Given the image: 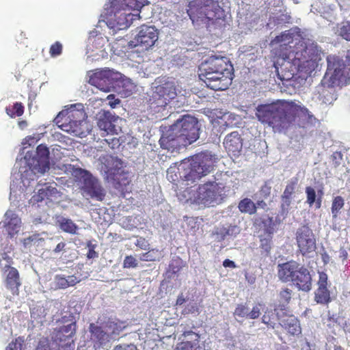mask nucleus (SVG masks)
<instances>
[{
	"instance_id": "7c9ffc66",
	"label": "nucleus",
	"mask_w": 350,
	"mask_h": 350,
	"mask_svg": "<svg viewBox=\"0 0 350 350\" xmlns=\"http://www.w3.org/2000/svg\"><path fill=\"white\" fill-rule=\"evenodd\" d=\"M23 246V250H30L33 247H38L42 245L44 239L40 237L39 234H33L27 238L20 239Z\"/></svg>"
},
{
	"instance_id": "bb28decb",
	"label": "nucleus",
	"mask_w": 350,
	"mask_h": 350,
	"mask_svg": "<svg viewBox=\"0 0 350 350\" xmlns=\"http://www.w3.org/2000/svg\"><path fill=\"white\" fill-rule=\"evenodd\" d=\"M76 325L75 323H70L66 326H63L58 331L55 332L56 341L59 340L62 342V335L66 334V339L68 342L66 344L62 345L63 347H71L73 345L72 336L75 333Z\"/></svg>"
},
{
	"instance_id": "c03bdc74",
	"label": "nucleus",
	"mask_w": 350,
	"mask_h": 350,
	"mask_svg": "<svg viewBox=\"0 0 350 350\" xmlns=\"http://www.w3.org/2000/svg\"><path fill=\"white\" fill-rule=\"evenodd\" d=\"M265 306L262 304H258L253 306L251 310H248L247 318L250 319H256L264 312Z\"/></svg>"
},
{
	"instance_id": "3c124183",
	"label": "nucleus",
	"mask_w": 350,
	"mask_h": 350,
	"mask_svg": "<svg viewBox=\"0 0 350 350\" xmlns=\"http://www.w3.org/2000/svg\"><path fill=\"white\" fill-rule=\"evenodd\" d=\"M124 268H134L137 266V260L132 256H127L125 257L123 262Z\"/></svg>"
},
{
	"instance_id": "1a4fd4ad",
	"label": "nucleus",
	"mask_w": 350,
	"mask_h": 350,
	"mask_svg": "<svg viewBox=\"0 0 350 350\" xmlns=\"http://www.w3.org/2000/svg\"><path fill=\"white\" fill-rule=\"evenodd\" d=\"M85 116L83 105L77 103L61 111L54 121L62 131L73 136L83 137L90 131Z\"/></svg>"
},
{
	"instance_id": "e433bc0d",
	"label": "nucleus",
	"mask_w": 350,
	"mask_h": 350,
	"mask_svg": "<svg viewBox=\"0 0 350 350\" xmlns=\"http://www.w3.org/2000/svg\"><path fill=\"white\" fill-rule=\"evenodd\" d=\"M306 193L307 196L306 202L309 206H312L314 204L316 208H319L321 206V199L316 200L317 195L315 190L311 187H307L306 189Z\"/></svg>"
},
{
	"instance_id": "423d86ee",
	"label": "nucleus",
	"mask_w": 350,
	"mask_h": 350,
	"mask_svg": "<svg viewBox=\"0 0 350 350\" xmlns=\"http://www.w3.org/2000/svg\"><path fill=\"white\" fill-rule=\"evenodd\" d=\"M198 137L199 128L197 119L185 115L181 119H178L163 134L159 142L162 148L174 152L180 147H185L196 142Z\"/></svg>"
},
{
	"instance_id": "8fccbe9b",
	"label": "nucleus",
	"mask_w": 350,
	"mask_h": 350,
	"mask_svg": "<svg viewBox=\"0 0 350 350\" xmlns=\"http://www.w3.org/2000/svg\"><path fill=\"white\" fill-rule=\"evenodd\" d=\"M62 51V45L59 42H56L55 44H52L50 48V54L51 57H57L59 56Z\"/></svg>"
},
{
	"instance_id": "6e6d98bb",
	"label": "nucleus",
	"mask_w": 350,
	"mask_h": 350,
	"mask_svg": "<svg viewBox=\"0 0 350 350\" xmlns=\"http://www.w3.org/2000/svg\"><path fill=\"white\" fill-rule=\"evenodd\" d=\"M113 350H137V347L133 344H124L120 345H117Z\"/></svg>"
},
{
	"instance_id": "338daca9",
	"label": "nucleus",
	"mask_w": 350,
	"mask_h": 350,
	"mask_svg": "<svg viewBox=\"0 0 350 350\" xmlns=\"http://www.w3.org/2000/svg\"><path fill=\"white\" fill-rule=\"evenodd\" d=\"M18 126L21 129H24L27 126V122L25 120H21L18 123Z\"/></svg>"
},
{
	"instance_id": "774afa93",
	"label": "nucleus",
	"mask_w": 350,
	"mask_h": 350,
	"mask_svg": "<svg viewBox=\"0 0 350 350\" xmlns=\"http://www.w3.org/2000/svg\"><path fill=\"white\" fill-rule=\"evenodd\" d=\"M185 299L183 296L181 295L178 296L176 300V305H182L185 302Z\"/></svg>"
},
{
	"instance_id": "c9c22d12",
	"label": "nucleus",
	"mask_w": 350,
	"mask_h": 350,
	"mask_svg": "<svg viewBox=\"0 0 350 350\" xmlns=\"http://www.w3.org/2000/svg\"><path fill=\"white\" fill-rule=\"evenodd\" d=\"M12 321L8 316H4L1 318L0 323V334L7 337L12 334Z\"/></svg>"
},
{
	"instance_id": "f704fd0d",
	"label": "nucleus",
	"mask_w": 350,
	"mask_h": 350,
	"mask_svg": "<svg viewBox=\"0 0 350 350\" xmlns=\"http://www.w3.org/2000/svg\"><path fill=\"white\" fill-rule=\"evenodd\" d=\"M60 228L67 233L75 234L77 233V226L70 219L62 218L59 221Z\"/></svg>"
},
{
	"instance_id": "9b49d317",
	"label": "nucleus",
	"mask_w": 350,
	"mask_h": 350,
	"mask_svg": "<svg viewBox=\"0 0 350 350\" xmlns=\"http://www.w3.org/2000/svg\"><path fill=\"white\" fill-rule=\"evenodd\" d=\"M72 174L80 183L83 196L102 201L105 196V189L97 179L88 171L81 168H72Z\"/></svg>"
},
{
	"instance_id": "0eeeda50",
	"label": "nucleus",
	"mask_w": 350,
	"mask_h": 350,
	"mask_svg": "<svg viewBox=\"0 0 350 350\" xmlns=\"http://www.w3.org/2000/svg\"><path fill=\"white\" fill-rule=\"evenodd\" d=\"M215 158L206 153L195 155L183 160L177 168L170 167L167 171V178L170 182H175L179 178L182 185L188 187L191 183L210 173L214 166Z\"/></svg>"
},
{
	"instance_id": "7ed1b4c3",
	"label": "nucleus",
	"mask_w": 350,
	"mask_h": 350,
	"mask_svg": "<svg viewBox=\"0 0 350 350\" xmlns=\"http://www.w3.org/2000/svg\"><path fill=\"white\" fill-rule=\"evenodd\" d=\"M307 108L299 102L278 100L271 104L258 105L256 116L258 120L281 132L293 125L297 116L306 115Z\"/></svg>"
},
{
	"instance_id": "2eb2a0df",
	"label": "nucleus",
	"mask_w": 350,
	"mask_h": 350,
	"mask_svg": "<svg viewBox=\"0 0 350 350\" xmlns=\"http://www.w3.org/2000/svg\"><path fill=\"white\" fill-rule=\"evenodd\" d=\"M90 331L94 347H107L110 341L120 332L117 324L112 321H109L102 326L92 323L90 325Z\"/></svg>"
},
{
	"instance_id": "f257e3e1",
	"label": "nucleus",
	"mask_w": 350,
	"mask_h": 350,
	"mask_svg": "<svg viewBox=\"0 0 350 350\" xmlns=\"http://www.w3.org/2000/svg\"><path fill=\"white\" fill-rule=\"evenodd\" d=\"M49 154L48 148L40 144L33 156L27 152L23 158L17 160L18 172L14 174L10 185V200L12 202L20 205V202H24L32 192L35 193L29 200L32 204L42 201L45 198L51 201L58 198L59 195L55 187L37 185L36 181V177L49 170Z\"/></svg>"
},
{
	"instance_id": "2f4dec72",
	"label": "nucleus",
	"mask_w": 350,
	"mask_h": 350,
	"mask_svg": "<svg viewBox=\"0 0 350 350\" xmlns=\"http://www.w3.org/2000/svg\"><path fill=\"white\" fill-rule=\"evenodd\" d=\"M79 282V280L75 275H68L66 278L62 275H56L54 280L55 287L58 288H66L74 286Z\"/></svg>"
},
{
	"instance_id": "f3484780",
	"label": "nucleus",
	"mask_w": 350,
	"mask_h": 350,
	"mask_svg": "<svg viewBox=\"0 0 350 350\" xmlns=\"http://www.w3.org/2000/svg\"><path fill=\"white\" fill-rule=\"evenodd\" d=\"M158 34V31L154 27L142 25L135 39L128 43L129 46L131 48L140 46L147 50L154 46L157 41Z\"/></svg>"
},
{
	"instance_id": "bf43d9fd",
	"label": "nucleus",
	"mask_w": 350,
	"mask_h": 350,
	"mask_svg": "<svg viewBox=\"0 0 350 350\" xmlns=\"http://www.w3.org/2000/svg\"><path fill=\"white\" fill-rule=\"evenodd\" d=\"M271 187L268 183H265L261 188V193L262 194L267 197L271 193Z\"/></svg>"
},
{
	"instance_id": "c756f323",
	"label": "nucleus",
	"mask_w": 350,
	"mask_h": 350,
	"mask_svg": "<svg viewBox=\"0 0 350 350\" xmlns=\"http://www.w3.org/2000/svg\"><path fill=\"white\" fill-rule=\"evenodd\" d=\"M107 38L101 33H98L97 31H92L90 33L89 42L92 44V49L89 46L90 50L96 49L103 51L105 50V45L107 44Z\"/></svg>"
},
{
	"instance_id": "aec40b11",
	"label": "nucleus",
	"mask_w": 350,
	"mask_h": 350,
	"mask_svg": "<svg viewBox=\"0 0 350 350\" xmlns=\"http://www.w3.org/2000/svg\"><path fill=\"white\" fill-rule=\"evenodd\" d=\"M296 241L303 255L312 253L316 250V238L312 230L308 226H302L297 230Z\"/></svg>"
},
{
	"instance_id": "de8ad7c7",
	"label": "nucleus",
	"mask_w": 350,
	"mask_h": 350,
	"mask_svg": "<svg viewBox=\"0 0 350 350\" xmlns=\"http://www.w3.org/2000/svg\"><path fill=\"white\" fill-rule=\"evenodd\" d=\"M248 310H249V308L247 307H246L245 305L239 304L235 308L234 314L236 317H241V318H243V317L247 318Z\"/></svg>"
},
{
	"instance_id": "473e14b6",
	"label": "nucleus",
	"mask_w": 350,
	"mask_h": 350,
	"mask_svg": "<svg viewBox=\"0 0 350 350\" xmlns=\"http://www.w3.org/2000/svg\"><path fill=\"white\" fill-rule=\"evenodd\" d=\"M187 336H191L192 341H185L178 344L176 350H196L198 347V334L193 332H188Z\"/></svg>"
},
{
	"instance_id": "f8f14e48",
	"label": "nucleus",
	"mask_w": 350,
	"mask_h": 350,
	"mask_svg": "<svg viewBox=\"0 0 350 350\" xmlns=\"http://www.w3.org/2000/svg\"><path fill=\"white\" fill-rule=\"evenodd\" d=\"M100 170L109 180L117 182L119 185H126L127 174L123 169L124 163L117 157L105 154L99 158Z\"/></svg>"
},
{
	"instance_id": "6ab92c4d",
	"label": "nucleus",
	"mask_w": 350,
	"mask_h": 350,
	"mask_svg": "<svg viewBox=\"0 0 350 350\" xmlns=\"http://www.w3.org/2000/svg\"><path fill=\"white\" fill-rule=\"evenodd\" d=\"M97 126L109 135H118L121 132L123 120L110 111H103L98 114Z\"/></svg>"
},
{
	"instance_id": "9d476101",
	"label": "nucleus",
	"mask_w": 350,
	"mask_h": 350,
	"mask_svg": "<svg viewBox=\"0 0 350 350\" xmlns=\"http://www.w3.org/2000/svg\"><path fill=\"white\" fill-rule=\"evenodd\" d=\"M187 14L193 23L207 24L209 21L219 19L224 10L214 0H193L188 5Z\"/></svg>"
},
{
	"instance_id": "6e6552de",
	"label": "nucleus",
	"mask_w": 350,
	"mask_h": 350,
	"mask_svg": "<svg viewBox=\"0 0 350 350\" xmlns=\"http://www.w3.org/2000/svg\"><path fill=\"white\" fill-rule=\"evenodd\" d=\"M224 187L221 184L211 182L199 185L191 186L180 191L177 196L183 202H190L203 206H214L221 202Z\"/></svg>"
},
{
	"instance_id": "5fc2aeb1",
	"label": "nucleus",
	"mask_w": 350,
	"mask_h": 350,
	"mask_svg": "<svg viewBox=\"0 0 350 350\" xmlns=\"http://www.w3.org/2000/svg\"><path fill=\"white\" fill-rule=\"evenodd\" d=\"M293 198L282 196L281 207L283 212H288L292 202Z\"/></svg>"
},
{
	"instance_id": "69168bd1",
	"label": "nucleus",
	"mask_w": 350,
	"mask_h": 350,
	"mask_svg": "<svg viewBox=\"0 0 350 350\" xmlns=\"http://www.w3.org/2000/svg\"><path fill=\"white\" fill-rule=\"evenodd\" d=\"M186 310H187V312L190 313H195L198 312L197 306L194 304L191 305H188L187 308Z\"/></svg>"
},
{
	"instance_id": "a19ab883",
	"label": "nucleus",
	"mask_w": 350,
	"mask_h": 350,
	"mask_svg": "<svg viewBox=\"0 0 350 350\" xmlns=\"http://www.w3.org/2000/svg\"><path fill=\"white\" fill-rule=\"evenodd\" d=\"M161 256V253L158 250H152L140 255L139 259L143 261H154Z\"/></svg>"
},
{
	"instance_id": "ea45409f",
	"label": "nucleus",
	"mask_w": 350,
	"mask_h": 350,
	"mask_svg": "<svg viewBox=\"0 0 350 350\" xmlns=\"http://www.w3.org/2000/svg\"><path fill=\"white\" fill-rule=\"evenodd\" d=\"M23 109L24 107L21 103H16L13 105L7 107L5 110L10 117L14 118L22 116L24 111Z\"/></svg>"
},
{
	"instance_id": "58836bf2",
	"label": "nucleus",
	"mask_w": 350,
	"mask_h": 350,
	"mask_svg": "<svg viewBox=\"0 0 350 350\" xmlns=\"http://www.w3.org/2000/svg\"><path fill=\"white\" fill-rule=\"evenodd\" d=\"M239 208L241 212L253 214L256 211V206L250 199L245 198L239 202Z\"/></svg>"
},
{
	"instance_id": "f03ea898",
	"label": "nucleus",
	"mask_w": 350,
	"mask_h": 350,
	"mask_svg": "<svg viewBox=\"0 0 350 350\" xmlns=\"http://www.w3.org/2000/svg\"><path fill=\"white\" fill-rule=\"evenodd\" d=\"M274 43L280 44L279 57L274 63L279 79L290 81L299 72L308 75L317 66L321 51L309 38H304L291 29L277 36Z\"/></svg>"
},
{
	"instance_id": "e2e57ef3",
	"label": "nucleus",
	"mask_w": 350,
	"mask_h": 350,
	"mask_svg": "<svg viewBox=\"0 0 350 350\" xmlns=\"http://www.w3.org/2000/svg\"><path fill=\"white\" fill-rule=\"evenodd\" d=\"M223 265L225 267H230V268H235L236 267V265H235L234 262L232 261V260H230L229 259H226L223 262Z\"/></svg>"
},
{
	"instance_id": "dca6fc26",
	"label": "nucleus",
	"mask_w": 350,
	"mask_h": 350,
	"mask_svg": "<svg viewBox=\"0 0 350 350\" xmlns=\"http://www.w3.org/2000/svg\"><path fill=\"white\" fill-rule=\"evenodd\" d=\"M152 99L158 107H165L168 102L176 96V90L174 81L160 80L156 81L152 87Z\"/></svg>"
},
{
	"instance_id": "864d4df0",
	"label": "nucleus",
	"mask_w": 350,
	"mask_h": 350,
	"mask_svg": "<svg viewBox=\"0 0 350 350\" xmlns=\"http://www.w3.org/2000/svg\"><path fill=\"white\" fill-rule=\"evenodd\" d=\"M280 297L281 301L287 303L291 297V291L288 288H284L280 291Z\"/></svg>"
},
{
	"instance_id": "a211bd4d",
	"label": "nucleus",
	"mask_w": 350,
	"mask_h": 350,
	"mask_svg": "<svg viewBox=\"0 0 350 350\" xmlns=\"http://www.w3.org/2000/svg\"><path fill=\"white\" fill-rule=\"evenodd\" d=\"M336 85L332 84L325 79L318 85L312 95V100L322 106L332 105L337 99Z\"/></svg>"
},
{
	"instance_id": "c85d7f7f",
	"label": "nucleus",
	"mask_w": 350,
	"mask_h": 350,
	"mask_svg": "<svg viewBox=\"0 0 350 350\" xmlns=\"http://www.w3.org/2000/svg\"><path fill=\"white\" fill-rule=\"evenodd\" d=\"M282 310L280 312L277 309L272 310L267 308L264 310V314L262 317V322L270 327L274 329L276 323L275 321L281 320L282 315L284 314Z\"/></svg>"
},
{
	"instance_id": "72a5a7b5",
	"label": "nucleus",
	"mask_w": 350,
	"mask_h": 350,
	"mask_svg": "<svg viewBox=\"0 0 350 350\" xmlns=\"http://www.w3.org/2000/svg\"><path fill=\"white\" fill-rule=\"evenodd\" d=\"M118 87L123 88L122 94L126 97L131 94L135 89L134 84L129 79L121 78L118 81H116V85Z\"/></svg>"
},
{
	"instance_id": "b1692460",
	"label": "nucleus",
	"mask_w": 350,
	"mask_h": 350,
	"mask_svg": "<svg viewBox=\"0 0 350 350\" xmlns=\"http://www.w3.org/2000/svg\"><path fill=\"white\" fill-rule=\"evenodd\" d=\"M291 282L300 291L308 292L312 288V277L304 266H299Z\"/></svg>"
},
{
	"instance_id": "412c9836",
	"label": "nucleus",
	"mask_w": 350,
	"mask_h": 350,
	"mask_svg": "<svg viewBox=\"0 0 350 350\" xmlns=\"http://www.w3.org/2000/svg\"><path fill=\"white\" fill-rule=\"evenodd\" d=\"M317 288L314 291V300L320 304H327L331 301L330 291L328 289V276L323 271H319Z\"/></svg>"
},
{
	"instance_id": "052dcab7",
	"label": "nucleus",
	"mask_w": 350,
	"mask_h": 350,
	"mask_svg": "<svg viewBox=\"0 0 350 350\" xmlns=\"http://www.w3.org/2000/svg\"><path fill=\"white\" fill-rule=\"evenodd\" d=\"M66 246V243L64 242H60L59 243L55 249L53 250V252L55 254H58L61 252H62L64 250V247Z\"/></svg>"
},
{
	"instance_id": "4c0bfd02",
	"label": "nucleus",
	"mask_w": 350,
	"mask_h": 350,
	"mask_svg": "<svg viewBox=\"0 0 350 350\" xmlns=\"http://www.w3.org/2000/svg\"><path fill=\"white\" fill-rule=\"evenodd\" d=\"M345 205V200L341 196H336L333 199L331 211L332 217L336 219L340 210L343 208Z\"/></svg>"
},
{
	"instance_id": "39448f33",
	"label": "nucleus",
	"mask_w": 350,
	"mask_h": 350,
	"mask_svg": "<svg viewBox=\"0 0 350 350\" xmlns=\"http://www.w3.org/2000/svg\"><path fill=\"white\" fill-rule=\"evenodd\" d=\"M233 67L220 55L209 56L199 67V77L211 90H224L231 84Z\"/></svg>"
},
{
	"instance_id": "ddd939ff",
	"label": "nucleus",
	"mask_w": 350,
	"mask_h": 350,
	"mask_svg": "<svg viewBox=\"0 0 350 350\" xmlns=\"http://www.w3.org/2000/svg\"><path fill=\"white\" fill-rule=\"evenodd\" d=\"M325 80L332 85L341 87L346 85L350 79V67L342 59L337 57H327V70L324 77Z\"/></svg>"
},
{
	"instance_id": "0e129e2a",
	"label": "nucleus",
	"mask_w": 350,
	"mask_h": 350,
	"mask_svg": "<svg viewBox=\"0 0 350 350\" xmlns=\"http://www.w3.org/2000/svg\"><path fill=\"white\" fill-rule=\"evenodd\" d=\"M6 350H21V348L16 342H11L7 347Z\"/></svg>"
},
{
	"instance_id": "49530a36",
	"label": "nucleus",
	"mask_w": 350,
	"mask_h": 350,
	"mask_svg": "<svg viewBox=\"0 0 350 350\" xmlns=\"http://www.w3.org/2000/svg\"><path fill=\"white\" fill-rule=\"evenodd\" d=\"M339 34L344 39L350 40V22L346 21L341 24L339 29Z\"/></svg>"
},
{
	"instance_id": "4be33fe9",
	"label": "nucleus",
	"mask_w": 350,
	"mask_h": 350,
	"mask_svg": "<svg viewBox=\"0 0 350 350\" xmlns=\"http://www.w3.org/2000/svg\"><path fill=\"white\" fill-rule=\"evenodd\" d=\"M3 228L10 237L17 234L22 226L21 219L12 210H8L1 222Z\"/></svg>"
},
{
	"instance_id": "a18cd8bd",
	"label": "nucleus",
	"mask_w": 350,
	"mask_h": 350,
	"mask_svg": "<svg viewBox=\"0 0 350 350\" xmlns=\"http://www.w3.org/2000/svg\"><path fill=\"white\" fill-rule=\"evenodd\" d=\"M55 342H50L47 338H42L38 343L36 350H56Z\"/></svg>"
},
{
	"instance_id": "79ce46f5",
	"label": "nucleus",
	"mask_w": 350,
	"mask_h": 350,
	"mask_svg": "<svg viewBox=\"0 0 350 350\" xmlns=\"http://www.w3.org/2000/svg\"><path fill=\"white\" fill-rule=\"evenodd\" d=\"M260 247L265 252L268 253L271 249V232L265 233L264 235H260Z\"/></svg>"
},
{
	"instance_id": "5701e85b",
	"label": "nucleus",
	"mask_w": 350,
	"mask_h": 350,
	"mask_svg": "<svg viewBox=\"0 0 350 350\" xmlns=\"http://www.w3.org/2000/svg\"><path fill=\"white\" fill-rule=\"evenodd\" d=\"M0 259V267L8 268V273L6 276V283L8 287L13 291L18 288L19 286V278L18 271L13 267H10L11 258L5 253L1 254Z\"/></svg>"
},
{
	"instance_id": "13d9d810",
	"label": "nucleus",
	"mask_w": 350,
	"mask_h": 350,
	"mask_svg": "<svg viewBox=\"0 0 350 350\" xmlns=\"http://www.w3.org/2000/svg\"><path fill=\"white\" fill-rule=\"evenodd\" d=\"M53 338L54 340H53V341H52V342H55V345H56V347H57V346L64 347L62 345L66 344L68 342V340L66 339V334L62 335V342H60L59 340H57L56 341L55 334H54V336H53ZM68 347L70 348V347Z\"/></svg>"
},
{
	"instance_id": "4468645a",
	"label": "nucleus",
	"mask_w": 350,
	"mask_h": 350,
	"mask_svg": "<svg viewBox=\"0 0 350 350\" xmlns=\"http://www.w3.org/2000/svg\"><path fill=\"white\" fill-rule=\"evenodd\" d=\"M88 83L104 92H110L116 81L122 78V74L108 68L96 69L87 72Z\"/></svg>"
},
{
	"instance_id": "603ef678",
	"label": "nucleus",
	"mask_w": 350,
	"mask_h": 350,
	"mask_svg": "<svg viewBox=\"0 0 350 350\" xmlns=\"http://www.w3.org/2000/svg\"><path fill=\"white\" fill-rule=\"evenodd\" d=\"M295 183H288L284 189L282 196L288 197V198H293L292 196L295 191Z\"/></svg>"
},
{
	"instance_id": "20e7f679",
	"label": "nucleus",
	"mask_w": 350,
	"mask_h": 350,
	"mask_svg": "<svg viewBox=\"0 0 350 350\" xmlns=\"http://www.w3.org/2000/svg\"><path fill=\"white\" fill-rule=\"evenodd\" d=\"M146 0H109L101 14L103 21L113 33L126 29L145 5Z\"/></svg>"
},
{
	"instance_id": "cd10ccee",
	"label": "nucleus",
	"mask_w": 350,
	"mask_h": 350,
	"mask_svg": "<svg viewBox=\"0 0 350 350\" xmlns=\"http://www.w3.org/2000/svg\"><path fill=\"white\" fill-rule=\"evenodd\" d=\"M280 324L292 335H297L301 333L299 321L293 315H286L284 319L280 320Z\"/></svg>"
},
{
	"instance_id": "37998d69",
	"label": "nucleus",
	"mask_w": 350,
	"mask_h": 350,
	"mask_svg": "<svg viewBox=\"0 0 350 350\" xmlns=\"http://www.w3.org/2000/svg\"><path fill=\"white\" fill-rule=\"evenodd\" d=\"M45 315V309L41 304H37L31 308V317L34 319H42Z\"/></svg>"
},
{
	"instance_id": "680f3d73",
	"label": "nucleus",
	"mask_w": 350,
	"mask_h": 350,
	"mask_svg": "<svg viewBox=\"0 0 350 350\" xmlns=\"http://www.w3.org/2000/svg\"><path fill=\"white\" fill-rule=\"evenodd\" d=\"M136 245L139 246L142 249L146 250L148 246V244H147L146 241H145V239H139L137 240Z\"/></svg>"
},
{
	"instance_id": "4d7b16f0",
	"label": "nucleus",
	"mask_w": 350,
	"mask_h": 350,
	"mask_svg": "<svg viewBox=\"0 0 350 350\" xmlns=\"http://www.w3.org/2000/svg\"><path fill=\"white\" fill-rule=\"evenodd\" d=\"M107 99L109 100V105L111 108H115L116 105L120 103V100L118 98H115V96L113 94L108 95Z\"/></svg>"
},
{
	"instance_id": "393cba45",
	"label": "nucleus",
	"mask_w": 350,
	"mask_h": 350,
	"mask_svg": "<svg viewBox=\"0 0 350 350\" xmlns=\"http://www.w3.org/2000/svg\"><path fill=\"white\" fill-rule=\"evenodd\" d=\"M300 265L291 260L278 265V276L283 282H291Z\"/></svg>"
},
{
	"instance_id": "09e8293b",
	"label": "nucleus",
	"mask_w": 350,
	"mask_h": 350,
	"mask_svg": "<svg viewBox=\"0 0 350 350\" xmlns=\"http://www.w3.org/2000/svg\"><path fill=\"white\" fill-rule=\"evenodd\" d=\"M40 139L39 135H34L26 137L22 142L24 149L27 148V146H30L35 144Z\"/></svg>"
},
{
	"instance_id": "a878e982",
	"label": "nucleus",
	"mask_w": 350,
	"mask_h": 350,
	"mask_svg": "<svg viewBox=\"0 0 350 350\" xmlns=\"http://www.w3.org/2000/svg\"><path fill=\"white\" fill-rule=\"evenodd\" d=\"M224 147L229 154H238L242 149V140L237 131L228 134L224 142Z\"/></svg>"
}]
</instances>
